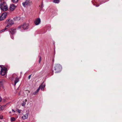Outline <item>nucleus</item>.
I'll list each match as a JSON object with an SVG mask.
<instances>
[{
	"mask_svg": "<svg viewBox=\"0 0 122 122\" xmlns=\"http://www.w3.org/2000/svg\"><path fill=\"white\" fill-rule=\"evenodd\" d=\"M7 71V69L5 68L4 67L3 68H2V70L1 71L0 74L2 76L5 75L6 72Z\"/></svg>",
	"mask_w": 122,
	"mask_h": 122,
	"instance_id": "obj_7",
	"label": "nucleus"
},
{
	"mask_svg": "<svg viewBox=\"0 0 122 122\" xmlns=\"http://www.w3.org/2000/svg\"><path fill=\"white\" fill-rule=\"evenodd\" d=\"M15 6L14 4L10 5V10L13 11L15 9Z\"/></svg>",
	"mask_w": 122,
	"mask_h": 122,
	"instance_id": "obj_11",
	"label": "nucleus"
},
{
	"mask_svg": "<svg viewBox=\"0 0 122 122\" xmlns=\"http://www.w3.org/2000/svg\"><path fill=\"white\" fill-rule=\"evenodd\" d=\"M14 19L16 20H18L20 19V18L19 16H17Z\"/></svg>",
	"mask_w": 122,
	"mask_h": 122,
	"instance_id": "obj_15",
	"label": "nucleus"
},
{
	"mask_svg": "<svg viewBox=\"0 0 122 122\" xmlns=\"http://www.w3.org/2000/svg\"><path fill=\"white\" fill-rule=\"evenodd\" d=\"M7 16L6 13H4L2 14L0 17V20H2L5 19Z\"/></svg>",
	"mask_w": 122,
	"mask_h": 122,
	"instance_id": "obj_8",
	"label": "nucleus"
},
{
	"mask_svg": "<svg viewBox=\"0 0 122 122\" xmlns=\"http://www.w3.org/2000/svg\"><path fill=\"white\" fill-rule=\"evenodd\" d=\"M6 22L7 23V25L5 27V29H8L10 27L11 25L14 24V22L13 20H10V19L6 20Z\"/></svg>",
	"mask_w": 122,
	"mask_h": 122,
	"instance_id": "obj_2",
	"label": "nucleus"
},
{
	"mask_svg": "<svg viewBox=\"0 0 122 122\" xmlns=\"http://www.w3.org/2000/svg\"><path fill=\"white\" fill-rule=\"evenodd\" d=\"M40 90V88H38L37 90L35 92L33 93L32 94L34 95H36Z\"/></svg>",
	"mask_w": 122,
	"mask_h": 122,
	"instance_id": "obj_14",
	"label": "nucleus"
},
{
	"mask_svg": "<svg viewBox=\"0 0 122 122\" xmlns=\"http://www.w3.org/2000/svg\"><path fill=\"white\" fill-rule=\"evenodd\" d=\"M4 0H0V8L1 10L5 11L8 10V7L6 3L4 1Z\"/></svg>",
	"mask_w": 122,
	"mask_h": 122,
	"instance_id": "obj_1",
	"label": "nucleus"
},
{
	"mask_svg": "<svg viewBox=\"0 0 122 122\" xmlns=\"http://www.w3.org/2000/svg\"><path fill=\"white\" fill-rule=\"evenodd\" d=\"M9 31L12 34H13L16 32V29L12 28L9 29Z\"/></svg>",
	"mask_w": 122,
	"mask_h": 122,
	"instance_id": "obj_10",
	"label": "nucleus"
},
{
	"mask_svg": "<svg viewBox=\"0 0 122 122\" xmlns=\"http://www.w3.org/2000/svg\"><path fill=\"white\" fill-rule=\"evenodd\" d=\"M31 4V2L29 0H26L25 2L22 3L23 5L24 6H28L30 5Z\"/></svg>",
	"mask_w": 122,
	"mask_h": 122,
	"instance_id": "obj_5",
	"label": "nucleus"
},
{
	"mask_svg": "<svg viewBox=\"0 0 122 122\" xmlns=\"http://www.w3.org/2000/svg\"><path fill=\"white\" fill-rule=\"evenodd\" d=\"M12 77L13 79L15 78V80L14 81V85H16V84L19 81V79L18 77H17L16 76V74H14L12 76Z\"/></svg>",
	"mask_w": 122,
	"mask_h": 122,
	"instance_id": "obj_6",
	"label": "nucleus"
},
{
	"mask_svg": "<svg viewBox=\"0 0 122 122\" xmlns=\"http://www.w3.org/2000/svg\"><path fill=\"white\" fill-rule=\"evenodd\" d=\"M31 75H30L29 76L28 79H29L30 78L31 76Z\"/></svg>",
	"mask_w": 122,
	"mask_h": 122,
	"instance_id": "obj_24",
	"label": "nucleus"
},
{
	"mask_svg": "<svg viewBox=\"0 0 122 122\" xmlns=\"http://www.w3.org/2000/svg\"><path fill=\"white\" fill-rule=\"evenodd\" d=\"M21 110H19V109H17L16 110V111L18 112L19 113H20L21 112Z\"/></svg>",
	"mask_w": 122,
	"mask_h": 122,
	"instance_id": "obj_20",
	"label": "nucleus"
},
{
	"mask_svg": "<svg viewBox=\"0 0 122 122\" xmlns=\"http://www.w3.org/2000/svg\"><path fill=\"white\" fill-rule=\"evenodd\" d=\"M27 102V100H26V99H25V102Z\"/></svg>",
	"mask_w": 122,
	"mask_h": 122,
	"instance_id": "obj_30",
	"label": "nucleus"
},
{
	"mask_svg": "<svg viewBox=\"0 0 122 122\" xmlns=\"http://www.w3.org/2000/svg\"><path fill=\"white\" fill-rule=\"evenodd\" d=\"M5 29H5H3L2 30H3V31H4V30H5L6 29Z\"/></svg>",
	"mask_w": 122,
	"mask_h": 122,
	"instance_id": "obj_26",
	"label": "nucleus"
},
{
	"mask_svg": "<svg viewBox=\"0 0 122 122\" xmlns=\"http://www.w3.org/2000/svg\"><path fill=\"white\" fill-rule=\"evenodd\" d=\"M3 118V117L2 116H0V119H2Z\"/></svg>",
	"mask_w": 122,
	"mask_h": 122,
	"instance_id": "obj_25",
	"label": "nucleus"
},
{
	"mask_svg": "<svg viewBox=\"0 0 122 122\" xmlns=\"http://www.w3.org/2000/svg\"><path fill=\"white\" fill-rule=\"evenodd\" d=\"M26 104V102H25L24 101L23 102V103L22 104V106H25Z\"/></svg>",
	"mask_w": 122,
	"mask_h": 122,
	"instance_id": "obj_18",
	"label": "nucleus"
},
{
	"mask_svg": "<svg viewBox=\"0 0 122 122\" xmlns=\"http://www.w3.org/2000/svg\"><path fill=\"white\" fill-rule=\"evenodd\" d=\"M2 108V107L1 106H0V110H3Z\"/></svg>",
	"mask_w": 122,
	"mask_h": 122,
	"instance_id": "obj_21",
	"label": "nucleus"
},
{
	"mask_svg": "<svg viewBox=\"0 0 122 122\" xmlns=\"http://www.w3.org/2000/svg\"><path fill=\"white\" fill-rule=\"evenodd\" d=\"M12 1L14 3H15L18 2V0H12Z\"/></svg>",
	"mask_w": 122,
	"mask_h": 122,
	"instance_id": "obj_17",
	"label": "nucleus"
},
{
	"mask_svg": "<svg viewBox=\"0 0 122 122\" xmlns=\"http://www.w3.org/2000/svg\"><path fill=\"white\" fill-rule=\"evenodd\" d=\"M59 2L60 0H54L53 1V2L56 3H58Z\"/></svg>",
	"mask_w": 122,
	"mask_h": 122,
	"instance_id": "obj_16",
	"label": "nucleus"
},
{
	"mask_svg": "<svg viewBox=\"0 0 122 122\" xmlns=\"http://www.w3.org/2000/svg\"><path fill=\"white\" fill-rule=\"evenodd\" d=\"M15 120V119L14 117H12L11 118V120L12 121H14Z\"/></svg>",
	"mask_w": 122,
	"mask_h": 122,
	"instance_id": "obj_19",
	"label": "nucleus"
},
{
	"mask_svg": "<svg viewBox=\"0 0 122 122\" xmlns=\"http://www.w3.org/2000/svg\"><path fill=\"white\" fill-rule=\"evenodd\" d=\"M20 94V92L19 93V95Z\"/></svg>",
	"mask_w": 122,
	"mask_h": 122,
	"instance_id": "obj_33",
	"label": "nucleus"
},
{
	"mask_svg": "<svg viewBox=\"0 0 122 122\" xmlns=\"http://www.w3.org/2000/svg\"><path fill=\"white\" fill-rule=\"evenodd\" d=\"M43 7V4H42V5H41V7Z\"/></svg>",
	"mask_w": 122,
	"mask_h": 122,
	"instance_id": "obj_28",
	"label": "nucleus"
},
{
	"mask_svg": "<svg viewBox=\"0 0 122 122\" xmlns=\"http://www.w3.org/2000/svg\"><path fill=\"white\" fill-rule=\"evenodd\" d=\"M41 56H40V60H39V63H40V61H41Z\"/></svg>",
	"mask_w": 122,
	"mask_h": 122,
	"instance_id": "obj_23",
	"label": "nucleus"
},
{
	"mask_svg": "<svg viewBox=\"0 0 122 122\" xmlns=\"http://www.w3.org/2000/svg\"><path fill=\"white\" fill-rule=\"evenodd\" d=\"M2 67L0 66V74L1 73V70H2Z\"/></svg>",
	"mask_w": 122,
	"mask_h": 122,
	"instance_id": "obj_22",
	"label": "nucleus"
},
{
	"mask_svg": "<svg viewBox=\"0 0 122 122\" xmlns=\"http://www.w3.org/2000/svg\"><path fill=\"white\" fill-rule=\"evenodd\" d=\"M3 32V30H1L0 31V33H1L2 32Z\"/></svg>",
	"mask_w": 122,
	"mask_h": 122,
	"instance_id": "obj_27",
	"label": "nucleus"
},
{
	"mask_svg": "<svg viewBox=\"0 0 122 122\" xmlns=\"http://www.w3.org/2000/svg\"><path fill=\"white\" fill-rule=\"evenodd\" d=\"M54 68L56 72H58L61 70V66L60 64H56L55 65Z\"/></svg>",
	"mask_w": 122,
	"mask_h": 122,
	"instance_id": "obj_3",
	"label": "nucleus"
},
{
	"mask_svg": "<svg viewBox=\"0 0 122 122\" xmlns=\"http://www.w3.org/2000/svg\"><path fill=\"white\" fill-rule=\"evenodd\" d=\"M0 122H1L0 121Z\"/></svg>",
	"mask_w": 122,
	"mask_h": 122,
	"instance_id": "obj_34",
	"label": "nucleus"
},
{
	"mask_svg": "<svg viewBox=\"0 0 122 122\" xmlns=\"http://www.w3.org/2000/svg\"><path fill=\"white\" fill-rule=\"evenodd\" d=\"M45 85H41L39 88H40V89H41V90L43 91L44 89V88L45 87Z\"/></svg>",
	"mask_w": 122,
	"mask_h": 122,
	"instance_id": "obj_13",
	"label": "nucleus"
},
{
	"mask_svg": "<svg viewBox=\"0 0 122 122\" xmlns=\"http://www.w3.org/2000/svg\"><path fill=\"white\" fill-rule=\"evenodd\" d=\"M28 93H29V91H28Z\"/></svg>",
	"mask_w": 122,
	"mask_h": 122,
	"instance_id": "obj_32",
	"label": "nucleus"
},
{
	"mask_svg": "<svg viewBox=\"0 0 122 122\" xmlns=\"http://www.w3.org/2000/svg\"><path fill=\"white\" fill-rule=\"evenodd\" d=\"M28 113H26L25 115H24L22 116V118L23 119H27L28 118Z\"/></svg>",
	"mask_w": 122,
	"mask_h": 122,
	"instance_id": "obj_12",
	"label": "nucleus"
},
{
	"mask_svg": "<svg viewBox=\"0 0 122 122\" xmlns=\"http://www.w3.org/2000/svg\"><path fill=\"white\" fill-rule=\"evenodd\" d=\"M12 111L13 112H15V111L13 109H12Z\"/></svg>",
	"mask_w": 122,
	"mask_h": 122,
	"instance_id": "obj_29",
	"label": "nucleus"
},
{
	"mask_svg": "<svg viewBox=\"0 0 122 122\" xmlns=\"http://www.w3.org/2000/svg\"><path fill=\"white\" fill-rule=\"evenodd\" d=\"M1 100V97H0V102Z\"/></svg>",
	"mask_w": 122,
	"mask_h": 122,
	"instance_id": "obj_31",
	"label": "nucleus"
},
{
	"mask_svg": "<svg viewBox=\"0 0 122 122\" xmlns=\"http://www.w3.org/2000/svg\"><path fill=\"white\" fill-rule=\"evenodd\" d=\"M41 22V20L40 18L37 19L34 21L35 24L37 25H38Z\"/></svg>",
	"mask_w": 122,
	"mask_h": 122,
	"instance_id": "obj_9",
	"label": "nucleus"
},
{
	"mask_svg": "<svg viewBox=\"0 0 122 122\" xmlns=\"http://www.w3.org/2000/svg\"><path fill=\"white\" fill-rule=\"evenodd\" d=\"M28 25H29L28 23H23V25L18 27V28L19 29H20L22 28L24 30L27 29L28 28Z\"/></svg>",
	"mask_w": 122,
	"mask_h": 122,
	"instance_id": "obj_4",
	"label": "nucleus"
}]
</instances>
